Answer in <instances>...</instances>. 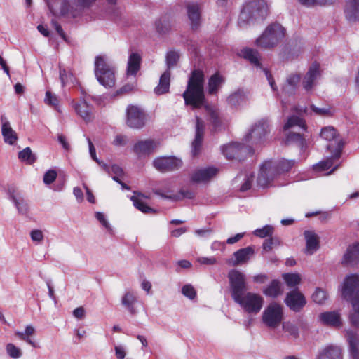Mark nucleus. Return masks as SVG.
<instances>
[{
    "mask_svg": "<svg viewBox=\"0 0 359 359\" xmlns=\"http://www.w3.org/2000/svg\"><path fill=\"white\" fill-rule=\"evenodd\" d=\"M304 235L306 239V251L309 254L312 255L319 249V237L314 231H305Z\"/></svg>",
    "mask_w": 359,
    "mask_h": 359,
    "instance_id": "nucleus-25",
    "label": "nucleus"
},
{
    "mask_svg": "<svg viewBox=\"0 0 359 359\" xmlns=\"http://www.w3.org/2000/svg\"><path fill=\"white\" fill-rule=\"evenodd\" d=\"M283 330L284 332H287L288 334L294 339L299 337L298 327L290 321L284 322L283 323Z\"/></svg>",
    "mask_w": 359,
    "mask_h": 359,
    "instance_id": "nucleus-48",
    "label": "nucleus"
},
{
    "mask_svg": "<svg viewBox=\"0 0 359 359\" xmlns=\"http://www.w3.org/2000/svg\"><path fill=\"white\" fill-rule=\"evenodd\" d=\"M311 297L314 302L318 304H322L327 299V294L325 290L318 287L313 293Z\"/></svg>",
    "mask_w": 359,
    "mask_h": 359,
    "instance_id": "nucleus-51",
    "label": "nucleus"
},
{
    "mask_svg": "<svg viewBox=\"0 0 359 359\" xmlns=\"http://www.w3.org/2000/svg\"><path fill=\"white\" fill-rule=\"evenodd\" d=\"M285 29L278 22L269 25L259 37L256 39V45L263 49H272L285 38Z\"/></svg>",
    "mask_w": 359,
    "mask_h": 359,
    "instance_id": "nucleus-4",
    "label": "nucleus"
},
{
    "mask_svg": "<svg viewBox=\"0 0 359 359\" xmlns=\"http://www.w3.org/2000/svg\"><path fill=\"white\" fill-rule=\"evenodd\" d=\"M57 173L55 170H48L43 175V182L48 185L52 184L56 179Z\"/></svg>",
    "mask_w": 359,
    "mask_h": 359,
    "instance_id": "nucleus-56",
    "label": "nucleus"
},
{
    "mask_svg": "<svg viewBox=\"0 0 359 359\" xmlns=\"http://www.w3.org/2000/svg\"><path fill=\"white\" fill-rule=\"evenodd\" d=\"M347 338L350 347V353L353 359L359 358L358 345L359 338L358 335L353 331H347Z\"/></svg>",
    "mask_w": 359,
    "mask_h": 359,
    "instance_id": "nucleus-33",
    "label": "nucleus"
},
{
    "mask_svg": "<svg viewBox=\"0 0 359 359\" xmlns=\"http://www.w3.org/2000/svg\"><path fill=\"white\" fill-rule=\"evenodd\" d=\"M337 130L331 126H327L322 128L320 132V137L330 142V143H332L334 146L337 145V142L340 140H335V137H337Z\"/></svg>",
    "mask_w": 359,
    "mask_h": 359,
    "instance_id": "nucleus-41",
    "label": "nucleus"
},
{
    "mask_svg": "<svg viewBox=\"0 0 359 359\" xmlns=\"http://www.w3.org/2000/svg\"><path fill=\"white\" fill-rule=\"evenodd\" d=\"M183 162L181 158L175 156H161L153 161L154 167L161 172H168L179 170Z\"/></svg>",
    "mask_w": 359,
    "mask_h": 359,
    "instance_id": "nucleus-9",
    "label": "nucleus"
},
{
    "mask_svg": "<svg viewBox=\"0 0 359 359\" xmlns=\"http://www.w3.org/2000/svg\"><path fill=\"white\" fill-rule=\"evenodd\" d=\"M280 245V241L278 237H272L266 239L262 245L263 249L265 251H270L273 247H276Z\"/></svg>",
    "mask_w": 359,
    "mask_h": 359,
    "instance_id": "nucleus-52",
    "label": "nucleus"
},
{
    "mask_svg": "<svg viewBox=\"0 0 359 359\" xmlns=\"http://www.w3.org/2000/svg\"><path fill=\"white\" fill-rule=\"evenodd\" d=\"M201 119L199 117H196V137L192 142V149H191V154L194 157L197 156L201 149V128H200V124H201Z\"/></svg>",
    "mask_w": 359,
    "mask_h": 359,
    "instance_id": "nucleus-36",
    "label": "nucleus"
},
{
    "mask_svg": "<svg viewBox=\"0 0 359 359\" xmlns=\"http://www.w3.org/2000/svg\"><path fill=\"white\" fill-rule=\"evenodd\" d=\"M137 299L135 292L128 291L123 296L121 303L131 313H135L134 304L137 302Z\"/></svg>",
    "mask_w": 359,
    "mask_h": 359,
    "instance_id": "nucleus-37",
    "label": "nucleus"
},
{
    "mask_svg": "<svg viewBox=\"0 0 359 359\" xmlns=\"http://www.w3.org/2000/svg\"><path fill=\"white\" fill-rule=\"evenodd\" d=\"M283 318V308L278 303L269 304L262 314L263 323L269 327L276 328L281 323Z\"/></svg>",
    "mask_w": 359,
    "mask_h": 359,
    "instance_id": "nucleus-8",
    "label": "nucleus"
},
{
    "mask_svg": "<svg viewBox=\"0 0 359 359\" xmlns=\"http://www.w3.org/2000/svg\"><path fill=\"white\" fill-rule=\"evenodd\" d=\"M320 75V65L317 62L311 64L303 80V87L306 90H311L314 81Z\"/></svg>",
    "mask_w": 359,
    "mask_h": 359,
    "instance_id": "nucleus-21",
    "label": "nucleus"
},
{
    "mask_svg": "<svg viewBox=\"0 0 359 359\" xmlns=\"http://www.w3.org/2000/svg\"><path fill=\"white\" fill-rule=\"evenodd\" d=\"M190 182L192 184H198L202 182V169L198 168L190 174Z\"/></svg>",
    "mask_w": 359,
    "mask_h": 359,
    "instance_id": "nucleus-57",
    "label": "nucleus"
},
{
    "mask_svg": "<svg viewBox=\"0 0 359 359\" xmlns=\"http://www.w3.org/2000/svg\"><path fill=\"white\" fill-rule=\"evenodd\" d=\"M18 158L22 161L31 165L36 161V157L29 147H26L18 154Z\"/></svg>",
    "mask_w": 359,
    "mask_h": 359,
    "instance_id": "nucleus-46",
    "label": "nucleus"
},
{
    "mask_svg": "<svg viewBox=\"0 0 359 359\" xmlns=\"http://www.w3.org/2000/svg\"><path fill=\"white\" fill-rule=\"evenodd\" d=\"M72 74H67L66 70L64 69H60V77L62 82V84L64 86L66 83L72 79Z\"/></svg>",
    "mask_w": 359,
    "mask_h": 359,
    "instance_id": "nucleus-62",
    "label": "nucleus"
},
{
    "mask_svg": "<svg viewBox=\"0 0 359 359\" xmlns=\"http://www.w3.org/2000/svg\"><path fill=\"white\" fill-rule=\"evenodd\" d=\"M30 235L33 241L40 242L43 239V234L40 230H33Z\"/></svg>",
    "mask_w": 359,
    "mask_h": 359,
    "instance_id": "nucleus-63",
    "label": "nucleus"
},
{
    "mask_svg": "<svg viewBox=\"0 0 359 359\" xmlns=\"http://www.w3.org/2000/svg\"><path fill=\"white\" fill-rule=\"evenodd\" d=\"M263 293L268 297H278L283 293L281 283L276 279L272 280L269 285L263 290Z\"/></svg>",
    "mask_w": 359,
    "mask_h": 359,
    "instance_id": "nucleus-29",
    "label": "nucleus"
},
{
    "mask_svg": "<svg viewBox=\"0 0 359 359\" xmlns=\"http://www.w3.org/2000/svg\"><path fill=\"white\" fill-rule=\"evenodd\" d=\"M243 96L240 93H234L229 96L227 101L231 106H236L242 101Z\"/></svg>",
    "mask_w": 359,
    "mask_h": 359,
    "instance_id": "nucleus-58",
    "label": "nucleus"
},
{
    "mask_svg": "<svg viewBox=\"0 0 359 359\" xmlns=\"http://www.w3.org/2000/svg\"><path fill=\"white\" fill-rule=\"evenodd\" d=\"M222 150L227 159H235L238 161H244L248 156H252L254 154V149L252 147L238 142H232L224 145Z\"/></svg>",
    "mask_w": 359,
    "mask_h": 359,
    "instance_id": "nucleus-6",
    "label": "nucleus"
},
{
    "mask_svg": "<svg viewBox=\"0 0 359 359\" xmlns=\"http://www.w3.org/2000/svg\"><path fill=\"white\" fill-rule=\"evenodd\" d=\"M282 277L289 287H294L301 283V276L298 273H285Z\"/></svg>",
    "mask_w": 359,
    "mask_h": 359,
    "instance_id": "nucleus-44",
    "label": "nucleus"
},
{
    "mask_svg": "<svg viewBox=\"0 0 359 359\" xmlns=\"http://www.w3.org/2000/svg\"><path fill=\"white\" fill-rule=\"evenodd\" d=\"M295 164V160L285 158L277 161L272 160L264 161L261 165L258 174V185L262 187L269 185L278 175L290 172Z\"/></svg>",
    "mask_w": 359,
    "mask_h": 359,
    "instance_id": "nucleus-1",
    "label": "nucleus"
},
{
    "mask_svg": "<svg viewBox=\"0 0 359 359\" xmlns=\"http://www.w3.org/2000/svg\"><path fill=\"white\" fill-rule=\"evenodd\" d=\"M343 262L346 264H353L359 262V243L350 246L343 257Z\"/></svg>",
    "mask_w": 359,
    "mask_h": 359,
    "instance_id": "nucleus-28",
    "label": "nucleus"
},
{
    "mask_svg": "<svg viewBox=\"0 0 359 359\" xmlns=\"http://www.w3.org/2000/svg\"><path fill=\"white\" fill-rule=\"evenodd\" d=\"M95 217L102 224V226L105 229H107L109 231H111L110 224L108 222V221L107 220V219L105 218V216L104 215L103 213L100 212H95Z\"/></svg>",
    "mask_w": 359,
    "mask_h": 359,
    "instance_id": "nucleus-59",
    "label": "nucleus"
},
{
    "mask_svg": "<svg viewBox=\"0 0 359 359\" xmlns=\"http://www.w3.org/2000/svg\"><path fill=\"white\" fill-rule=\"evenodd\" d=\"M241 55L243 57L249 61L251 65L257 67H262L260 55L257 50L250 48H243L241 50Z\"/></svg>",
    "mask_w": 359,
    "mask_h": 359,
    "instance_id": "nucleus-31",
    "label": "nucleus"
},
{
    "mask_svg": "<svg viewBox=\"0 0 359 359\" xmlns=\"http://www.w3.org/2000/svg\"><path fill=\"white\" fill-rule=\"evenodd\" d=\"M224 82L225 78L219 72H216L208 79V93L211 95H217Z\"/></svg>",
    "mask_w": 359,
    "mask_h": 359,
    "instance_id": "nucleus-22",
    "label": "nucleus"
},
{
    "mask_svg": "<svg viewBox=\"0 0 359 359\" xmlns=\"http://www.w3.org/2000/svg\"><path fill=\"white\" fill-rule=\"evenodd\" d=\"M274 228L271 225H265L261 229H257L253 231V234L259 238H266L272 236Z\"/></svg>",
    "mask_w": 359,
    "mask_h": 359,
    "instance_id": "nucleus-47",
    "label": "nucleus"
},
{
    "mask_svg": "<svg viewBox=\"0 0 359 359\" xmlns=\"http://www.w3.org/2000/svg\"><path fill=\"white\" fill-rule=\"evenodd\" d=\"M127 140H128L126 136L118 135L114 138L113 144L115 146H123L126 144Z\"/></svg>",
    "mask_w": 359,
    "mask_h": 359,
    "instance_id": "nucleus-64",
    "label": "nucleus"
},
{
    "mask_svg": "<svg viewBox=\"0 0 359 359\" xmlns=\"http://www.w3.org/2000/svg\"><path fill=\"white\" fill-rule=\"evenodd\" d=\"M155 194L160 196L162 198H169L172 201H180L182 200L184 198H193L195 196L194 192L186 190V189H181L178 194H173V195H166L164 194L161 190H156L155 191Z\"/></svg>",
    "mask_w": 359,
    "mask_h": 359,
    "instance_id": "nucleus-34",
    "label": "nucleus"
},
{
    "mask_svg": "<svg viewBox=\"0 0 359 359\" xmlns=\"http://www.w3.org/2000/svg\"><path fill=\"white\" fill-rule=\"evenodd\" d=\"M359 287V276L357 274H351L347 276L343 283L341 294L347 300L352 302L355 297L354 292Z\"/></svg>",
    "mask_w": 359,
    "mask_h": 359,
    "instance_id": "nucleus-16",
    "label": "nucleus"
},
{
    "mask_svg": "<svg viewBox=\"0 0 359 359\" xmlns=\"http://www.w3.org/2000/svg\"><path fill=\"white\" fill-rule=\"evenodd\" d=\"M180 59L179 53L170 50L168 52L166 55V65L168 69L172 68L176 66L178 60Z\"/></svg>",
    "mask_w": 359,
    "mask_h": 359,
    "instance_id": "nucleus-50",
    "label": "nucleus"
},
{
    "mask_svg": "<svg viewBox=\"0 0 359 359\" xmlns=\"http://www.w3.org/2000/svg\"><path fill=\"white\" fill-rule=\"evenodd\" d=\"M6 349L9 356L13 358H18L22 355L21 350L13 344H8Z\"/></svg>",
    "mask_w": 359,
    "mask_h": 359,
    "instance_id": "nucleus-55",
    "label": "nucleus"
},
{
    "mask_svg": "<svg viewBox=\"0 0 359 359\" xmlns=\"http://www.w3.org/2000/svg\"><path fill=\"white\" fill-rule=\"evenodd\" d=\"M1 121L2 123L1 132L4 142L12 145L18 140L17 134L12 129L10 123L6 120L5 116H2L1 117Z\"/></svg>",
    "mask_w": 359,
    "mask_h": 359,
    "instance_id": "nucleus-24",
    "label": "nucleus"
},
{
    "mask_svg": "<svg viewBox=\"0 0 359 359\" xmlns=\"http://www.w3.org/2000/svg\"><path fill=\"white\" fill-rule=\"evenodd\" d=\"M269 125L266 121H259L255 126L251 129L250 133L245 136V141H252V144H257L261 142L263 137L266 135L268 132Z\"/></svg>",
    "mask_w": 359,
    "mask_h": 359,
    "instance_id": "nucleus-17",
    "label": "nucleus"
},
{
    "mask_svg": "<svg viewBox=\"0 0 359 359\" xmlns=\"http://www.w3.org/2000/svg\"><path fill=\"white\" fill-rule=\"evenodd\" d=\"M285 303L290 310L299 312L306 304V300L304 295L298 289H294L287 293Z\"/></svg>",
    "mask_w": 359,
    "mask_h": 359,
    "instance_id": "nucleus-15",
    "label": "nucleus"
},
{
    "mask_svg": "<svg viewBox=\"0 0 359 359\" xmlns=\"http://www.w3.org/2000/svg\"><path fill=\"white\" fill-rule=\"evenodd\" d=\"M229 278L232 290V297L236 299L246 290L245 276L240 271L232 270L229 273Z\"/></svg>",
    "mask_w": 359,
    "mask_h": 359,
    "instance_id": "nucleus-14",
    "label": "nucleus"
},
{
    "mask_svg": "<svg viewBox=\"0 0 359 359\" xmlns=\"http://www.w3.org/2000/svg\"><path fill=\"white\" fill-rule=\"evenodd\" d=\"M218 171L219 170L214 166L203 168V184L215 177Z\"/></svg>",
    "mask_w": 359,
    "mask_h": 359,
    "instance_id": "nucleus-53",
    "label": "nucleus"
},
{
    "mask_svg": "<svg viewBox=\"0 0 359 359\" xmlns=\"http://www.w3.org/2000/svg\"><path fill=\"white\" fill-rule=\"evenodd\" d=\"M344 145L343 141L337 142L336 146L329 143L327 145V149L332 154L331 157L316 164V168L323 171L329 170L333 165L334 160L341 157Z\"/></svg>",
    "mask_w": 359,
    "mask_h": 359,
    "instance_id": "nucleus-13",
    "label": "nucleus"
},
{
    "mask_svg": "<svg viewBox=\"0 0 359 359\" xmlns=\"http://www.w3.org/2000/svg\"><path fill=\"white\" fill-rule=\"evenodd\" d=\"M170 83V72L165 71L160 77L158 85L154 88L156 95H163L169 91Z\"/></svg>",
    "mask_w": 359,
    "mask_h": 359,
    "instance_id": "nucleus-32",
    "label": "nucleus"
},
{
    "mask_svg": "<svg viewBox=\"0 0 359 359\" xmlns=\"http://www.w3.org/2000/svg\"><path fill=\"white\" fill-rule=\"evenodd\" d=\"M300 79V74H294L290 75L289 77L287 79V86H285L283 88L284 91H285L286 93H292L294 89L296 88L297 84L299 83Z\"/></svg>",
    "mask_w": 359,
    "mask_h": 359,
    "instance_id": "nucleus-45",
    "label": "nucleus"
},
{
    "mask_svg": "<svg viewBox=\"0 0 359 359\" xmlns=\"http://www.w3.org/2000/svg\"><path fill=\"white\" fill-rule=\"evenodd\" d=\"M44 101L46 104L54 107L55 109L58 108L60 100L57 96L50 90L46 91Z\"/></svg>",
    "mask_w": 359,
    "mask_h": 359,
    "instance_id": "nucleus-49",
    "label": "nucleus"
},
{
    "mask_svg": "<svg viewBox=\"0 0 359 359\" xmlns=\"http://www.w3.org/2000/svg\"><path fill=\"white\" fill-rule=\"evenodd\" d=\"M76 114L83 119L86 123H90L94 119V108L85 100L81 99L78 101L72 100L70 103Z\"/></svg>",
    "mask_w": 359,
    "mask_h": 359,
    "instance_id": "nucleus-12",
    "label": "nucleus"
},
{
    "mask_svg": "<svg viewBox=\"0 0 359 359\" xmlns=\"http://www.w3.org/2000/svg\"><path fill=\"white\" fill-rule=\"evenodd\" d=\"M319 318L320 321L326 325L333 327H340L341 325L339 314L335 311L324 312L320 314Z\"/></svg>",
    "mask_w": 359,
    "mask_h": 359,
    "instance_id": "nucleus-26",
    "label": "nucleus"
},
{
    "mask_svg": "<svg viewBox=\"0 0 359 359\" xmlns=\"http://www.w3.org/2000/svg\"><path fill=\"white\" fill-rule=\"evenodd\" d=\"M10 198L13 201L18 211L20 214L25 215L27 213L29 206L27 201L24 199L20 192L9 191Z\"/></svg>",
    "mask_w": 359,
    "mask_h": 359,
    "instance_id": "nucleus-27",
    "label": "nucleus"
},
{
    "mask_svg": "<svg viewBox=\"0 0 359 359\" xmlns=\"http://www.w3.org/2000/svg\"><path fill=\"white\" fill-rule=\"evenodd\" d=\"M352 306L354 313L351 314L350 319L353 325L359 326V290L355 292V296L352 300Z\"/></svg>",
    "mask_w": 359,
    "mask_h": 359,
    "instance_id": "nucleus-40",
    "label": "nucleus"
},
{
    "mask_svg": "<svg viewBox=\"0 0 359 359\" xmlns=\"http://www.w3.org/2000/svg\"><path fill=\"white\" fill-rule=\"evenodd\" d=\"M95 74L99 83L105 88H112L115 86L114 71L102 56H97L95 58Z\"/></svg>",
    "mask_w": 359,
    "mask_h": 359,
    "instance_id": "nucleus-5",
    "label": "nucleus"
},
{
    "mask_svg": "<svg viewBox=\"0 0 359 359\" xmlns=\"http://www.w3.org/2000/svg\"><path fill=\"white\" fill-rule=\"evenodd\" d=\"M286 143H296L301 149L306 147V142L302 135L298 133H290L286 137Z\"/></svg>",
    "mask_w": 359,
    "mask_h": 359,
    "instance_id": "nucleus-42",
    "label": "nucleus"
},
{
    "mask_svg": "<svg viewBox=\"0 0 359 359\" xmlns=\"http://www.w3.org/2000/svg\"><path fill=\"white\" fill-rule=\"evenodd\" d=\"M311 109L317 115H320V116H329V115H330V111L329 109L319 108V107H316L313 104L311 105Z\"/></svg>",
    "mask_w": 359,
    "mask_h": 359,
    "instance_id": "nucleus-60",
    "label": "nucleus"
},
{
    "mask_svg": "<svg viewBox=\"0 0 359 359\" xmlns=\"http://www.w3.org/2000/svg\"><path fill=\"white\" fill-rule=\"evenodd\" d=\"M295 126L302 128L303 130L306 128L305 121L299 116L293 115L288 118L287 123L283 126V130H287Z\"/></svg>",
    "mask_w": 359,
    "mask_h": 359,
    "instance_id": "nucleus-43",
    "label": "nucleus"
},
{
    "mask_svg": "<svg viewBox=\"0 0 359 359\" xmlns=\"http://www.w3.org/2000/svg\"><path fill=\"white\" fill-rule=\"evenodd\" d=\"M253 254L254 249L251 246L239 249L233 253V256L236 259L234 264L237 265L241 263L246 262Z\"/></svg>",
    "mask_w": 359,
    "mask_h": 359,
    "instance_id": "nucleus-35",
    "label": "nucleus"
},
{
    "mask_svg": "<svg viewBox=\"0 0 359 359\" xmlns=\"http://www.w3.org/2000/svg\"><path fill=\"white\" fill-rule=\"evenodd\" d=\"M182 293L191 300H193L196 296L195 288L190 284H187L182 287Z\"/></svg>",
    "mask_w": 359,
    "mask_h": 359,
    "instance_id": "nucleus-54",
    "label": "nucleus"
},
{
    "mask_svg": "<svg viewBox=\"0 0 359 359\" xmlns=\"http://www.w3.org/2000/svg\"><path fill=\"white\" fill-rule=\"evenodd\" d=\"M253 181V175H251L250 177H248L244 182V183L241 185L240 188V191L242 192L246 191L251 189L252 184Z\"/></svg>",
    "mask_w": 359,
    "mask_h": 359,
    "instance_id": "nucleus-61",
    "label": "nucleus"
},
{
    "mask_svg": "<svg viewBox=\"0 0 359 359\" xmlns=\"http://www.w3.org/2000/svg\"><path fill=\"white\" fill-rule=\"evenodd\" d=\"M234 301L248 313H259L264 304V298L261 295L250 292L243 293Z\"/></svg>",
    "mask_w": 359,
    "mask_h": 359,
    "instance_id": "nucleus-7",
    "label": "nucleus"
},
{
    "mask_svg": "<svg viewBox=\"0 0 359 359\" xmlns=\"http://www.w3.org/2000/svg\"><path fill=\"white\" fill-rule=\"evenodd\" d=\"M186 105L193 109L200 108L202 105V72L194 70L188 81L187 90L183 93Z\"/></svg>",
    "mask_w": 359,
    "mask_h": 359,
    "instance_id": "nucleus-2",
    "label": "nucleus"
},
{
    "mask_svg": "<svg viewBox=\"0 0 359 359\" xmlns=\"http://www.w3.org/2000/svg\"><path fill=\"white\" fill-rule=\"evenodd\" d=\"M343 350L341 346L329 344L322 348L316 359H343Z\"/></svg>",
    "mask_w": 359,
    "mask_h": 359,
    "instance_id": "nucleus-19",
    "label": "nucleus"
},
{
    "mask_svg": "<svg viewBox=\"0 0 359 359\" xmlns=\"http://www.w3.org/2000/svg\"><path fill=\"white\" fill-rule=\"evenodd\" d=\"M158 146V142L154 140L147 139L137 141L133 146V151L138 156L151 154Z\"/></svg>",
    "mask_w": 359,
    "mask_h": 359,
    "instance_id": "nucleus-18",
    "label": "nucleus"
},
{
    "mask_svg": "<svg viewBox=\"0 0 359 359\" xmlns=\"http://www.w3.org/2000/svg\"><path fill=\"white\" fill-rule=\"evenodd\" d=\"M344 13L348 21H359V0H347L344 6Z\"/></svg>",
    "mask_w": 359,
    "mask_h": 359,
    "instance_id": "nucleus-23",
    "label": "nucleus"
},
{
    "mask_svg": "<svg viewBox=\"0 0 359 359\" xmlns=\"http://www.w3.org/2000/svg\"><path fill=\"white\" fill-rule=\"evenodd\" d=\"M187 15L193 30H198L201 26V6L196 2H190L187 6Z\"/></svg>",
    "mask_w": 359,
    "mask_h": 359,
    "instance_id": "nucleus-20",
    "label": "nucleus"
},
{
    "mask_svg": "<svg viewBox=\"0 0 359 359\" xmlns=\"http://www.w3.org/2000/svg\"><path fill=\"white\" fill-rule=\"evenodd\" d=\"M126 123L131 128H142L146 123L144 112L137 106H128L126 110Z\"/></svg>",
    "mask_w": 359,
    "mask_h": 359,
    "instance_id": "nucleus-11",
    "label": "nucleus"
},
{
    "mask_svg": "<svg viewBox=\"0 0 359 359\" xmlns=\"http://www.w3.org/2000/svg\"><path fill=\"white\" fill-rule=\"evenodd\" d=\"M130 199L133 203L134 206L144 213H154L155 210L149 207L144 201V198H148L141 193L135 192Z\"/></svg>",
    "mask_w": 359,
    "mask_h": 359,
    "instance_id": "nucleus-30",
    "label": "nucleus"
},
{
    "mask_svg": "<svg viewBox=\"0 0 359 359\" xmlns=\"http://www.w3.org/2000/svg\"><path fill=\"white\" fill-rule=\"evenodd\" d=\"M269 13L267 4L264 0H249L242 8L238 24L247 23L252 20H263Z\"/></svg>",
    "mask_w": 359,
    "mask_h": 359,
    "instance_id": "nucleus-3",
    "label": "nucleus"
},
{
    "mask_svg": "<svg viewBox=\"0 0 359 359\" xmlns=\"http://www.w3.org/2000/svg\"><path fill=\"white\" fill-rule=\"evenodd\" d=\"M35 333V328L32 325H27L25 327V332H22L20 331H16L15 332V335L18 337L20 339L25 341L29 344L32 345L33 347L35 346V344L32 339L29 338L30 336H32Z\"/></svg>",
    "mask_w": 359,
    "mask_h": 359,
    "instance_id": "nucleus-39",
    "label": "nucleus"
},
{
    "mask_svg": "<svg viewBox=\"0 0 359 359\" xmlns=\"http://www.w3.org/2000/svg\"><path fill=\"white\" fill-rule=\"evenodd\" d=\"M141 57L137 53H132L128 62V74L135 75L140 69Z\"/></svg>",
    "mask_w": 359,
    "mask_h": 359,
    "instance_id": "nucleus-38",
    "label": "nucleus"
},
{
    "mask_svg": "<svg viewBox=\"0 0 359 359\" xmlns=\"http://www.w3.org/2000/svg\"><path fill=\"white\" fill-rule=\"evenodd\" d=\"M203 103V114L205 115L206 121L212 126V130L217 131L222 126V119L217 105L209 103L204 95Z\"/></svg>",
    "mask_w": 359,
    "mask_h": 359,
    "instance_id": "nucleus-10",
    "label": "nucleus"
}]
</instances>
